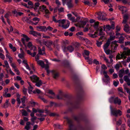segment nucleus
Listing matches in <instances>:
<instances>
[{
  "instance_id": "15",
  "label": "nucleus",
  "mask_w": 130,
  "mask_h": 130,
  "mask_svg": "<svg viewBox=\"0 0 130 130\" xmlns=\"http://www.w3.org/2000/svg\"><path fill=\"white\" fill-rule=\"evenodd\" d=\"M30 18H27L26 17H24L22 18L23 21L25 22L31 24L32 21L29 19Z\"/></svg>"
},
{
  "instance_id": "50",
  "label": "nucleus",
  "mask_w": 130,
  "mask_h": 130,
  "mask_svg": "<svg viewBox=\"0 0 130 130\" xmlns=\"http://www.w3.org/2000/svg\"><path fill=\"white\" fill-rule=\"evenodd\" d=\"M78 38H79L80 40H84V41H85L86 42H88V40L87 39L83 38L82 37L80 36H78Z\"/></svg>"
},
{
  "instance_id": "19",
  "label": "nucleus",
  "mask_w": 130,
  "mask_h": 130,
  "mask_svg": "<svg viewBox=\"0 0 130 130\" xmlns=\"http://www.w3.org/2000/svg\"><path fill=\"white\" fill-rule=\"evenodd\" d=\"M129 28L128 25L127 24H126L124 26V30L125 32L128 33H130V31L129 30Z\"/></svg>"
},
{
  "instance_id": "4",
  "label": "nucleus",
  "mask_w": 130,
  "mask_h": 130,
  "mask_svg": "<svg viewBox=\"0 0 130 130\" xmlns=\"http://www.w3.org/2000/svg\"><path fill=\"white\" fill-rule=\"evenodd\" d=\"M98 33V35L101 36L99 38V39H102L105 38V34L103 31V29L102 27H100L98 29L97 31L95 33Z\"/></svg>"
},
{
  "instance_id": "32",
  "label": "nucleus",
  "mask_w": 130,
  "mask_h": 130,
  "mask_svg": "<svg viewBox=\"0 0 130 130\" xmlns=\"http://www.w3.org/2000/svg\"><path fill=\"white\" fill-rule=\"evenodd\" d=\"M104 50L105 53L107 55H109L112 53H113L115 52V51L110 50H107V49Z\"/></svg>"
},
{
  "instance_id": "48",
  "label": "nucleus",
  "mask_w": 130,
  "mask_h": 130,
  "mask_svg": "<svg viewBox=\"0 0 130 130\" xmlns=\"http://www.w3.org/2000/svg\"><path fill=\"white\" fill-rule=\"evenodd\" d=\"M3 96L5 98H9L11 96V95L10 93H7L6 94H3Z\"/></svg>"
},
{
  "instance_id": "16",
  "label": "nucleus",
  "mask_w": 130,
  "mask_h": 130,
  "mask_svg": "<svg viewBox=\"0 0 130 130\" xmlns=\"http://www.w3.org/2000/svg\"><path fill=\"white\" fill-rule=\"evenodd\" d=\"M124 89L128 94H129L128 97L129 100H130V89L127 87L126 85H124Z\"/></svg>"
},
{
  "instance_id": "52",
  "label": "nucleus",
  "mask_w": 130,
  "mask_h": 130,
  "mask_svg": "<svg viewBox=\"0 0 130 130\" xmlns=\"http://www.w3.org/2000/svg\"><path fill=\"white\" fill-rule=\"evenodd\" d=\"M113 57V55L111 54L110 55L108 56L109 58L110 59V61L111 62H113V60L112 59V58Z\"/></svg>"
},
{
  "instance_id": "33",
  "label": "nucleus",
  "mask_w": 130,
  "mask_h": 130,
  "mask_svg": "<svg viewBox=\"0 0 130 130\" xmlns=\"http://www.w3.org/2000/svg\"><path fill=\"white\" fill-rule=\"evenodd\" d=\"M36 85L38 87H40L42 84V83L40 80H38L35 82Z\"/></svg>"
},
{
  "instance_id": "59",
  "label": "nucleus",
  "mask_w": 130,
  "mask_h": 130,
  "mask_svg": "<svg viewBox=\"0 0 130 130\" xmlns=\"http://www.w3.org/2000/svg\"><path fill=\"white\" fill-rule=\"evenodd\" d=\"M120 29L121 28L119 26L117 25L116 27V32H117L119 31L120 30Z\"/></svg>"
},
{
  "instance_id": "38",
  "label": "nucleus",
  "mask_w": 130,
  "mask_h": 130,
  "mask_svg": "<svg viewBox=\"0 0 130 130\" xmlns=\"http://www.w3.org/2000/svg\"><path fill=\"white\" fill-rule=\"evenodd\" d=\"M122 123V120L121 118H120L116 122V124L117 125L120 126Z\"/></svg>"
},
{
  "instance_id": "27",
  "label": "nucleus",
  "mask_w": 130,
  "mask_h": 130,
  "mask_svg": "<svg viewBox=\"0 0 130 130\" xmlns=\"http://www.w3.org/2000/svg\"><path fill=\"white\" fill-rule=\"evenodd\" d=\"M26 124V125L25 127V129L26 130H29L31 128L30 122H27Z\"/></svg>"
},
{
  "instance_id": "47",
  "label": "nucleus",
  "mask_w": 130,
  "mask_h": 130,
  "mask_svg": "<svg viewBox=\"0 0 130 130\" xmlns=\"http://www.w3.org/2000/svg\"><path fill=\"white\" fill-rule=\"evenodd\" d=\"M53 43V42L51 41L47 42L45 44L48 47L50 46Z\"/></svg>"
},
{
  "instance_id": "17",
  "label": "nucleus",
  "mask_w": 130,
  "mask_h": 130,
  "mask_svg": "<svg viewBox=\"0 0 130 130\" xmlns=\"http://www.w3.org/2000/svg\"><path fill=\"white\" fill-rule=\"evenodd\" d=\"M36 27L39 29V30L42 31H46L47 28L45 26H37Z\"/></svg>"
},
{
  "instance_id": "21",
  "label": "nucleus",
  "mask_w": 130,
  "mask_h": 130,
  "mask_svg": "<svg viewBox=\"0 0 130 130\" xmlns=\"http://www.w3.org/2000/svg\"><path fill=\"white\" fill-rule=\"evenodd\" d=\"M110 41L108 40L104 46L103 48L104 50L107 49L110 44Z\"/></svg>"
},
{
  "instance_id": "5",
  "label": "nucleus",
  "mask_w": 130,
  "mask_h": 130,
  "mask_svg": "<svg viewBox=\"0 0 130 130\" xmlns=\"http://www.w3.org/2000/svg\"><path fill=\"white\" fill-rule=\"evenodd\" d=\"M39 56L38 54H37V56L35 57L36 60L38 64L40 65L42 68L44 67V62L41 60H39Z\"/></svg>"
},
{
  "instance_id": "61",
  "label": "nucleus",
  "mask_w": 130,
  "mask_h": 130,
  "mask_svg": "<svg viewBox=\"0 0 130 130\" xmlns=\"http://www.w3.org/2000/svg\"><path fill=\"white\" fill-rule=\"evenodd\" d=\"M125 124H122L121 126V129L120 130H125Z\"/></svg>"
},
{
  "instance_id": "18",
  "label": "nucleus",
  "mask_w": 130,
  "mask_h": 130,
  "mask_svg": "<svg viewBox=\"0 0 130 130\" xmlns=\"http://www.w3.org/2000/svg\"><path fill=\"white\" fill-rule=\"evenodd\" d=\"M121 100L118 98V97L115 98L114 100V103L115 104H118L120 105L121 104Z\"/></svg>"
},
{
  "instance_id": "20",
  "label": "nucleus",
  "mask_w": 130,
  "mask_h": 130,
  "mask_svg": "<svg viewBox=\"0 0 130 130\" xmlns=\"http://www.w3.org/2000/svg\"><path fill=\"white\" fill-rule=\"evenodd\" d=\"M27 82L29 85V86L28 87V92L30 94L31 93V92L33 90V87L32 85L30 82L27 81Z\"/></svg>"
},
{
  "instance_id": "3",
  "label": "nucleus",
  "mask_w": 130,
  "mask_h": 130,
  "mask_svg": "<svg viewBox=\"0 0 130 130\" xmlns=\"http://www.w3.org/2000/svg\"><path fill=\"white\" fill-rule=\"evenodd\" d=\"M100 27H101L102 28H103V30L104 31L106 30L107 33L108 34L110 33V32H108V31H109L111 29H114L115 28L114 24L113 25V26H111L109 25H104Z\"/></svg>"
},
{
  "instance_id": "55",
  "label": "nucleus",
  "mask_w": 130,
  "mask_h": 130,
  "mask_svg": "<svg viewBox=\"0 0 130 130\" xmlns=\"http://www.w3.org/2000/svg\"><path fill=\"white\" fill-rule=\"evenodd\" d=\"M69 19L71 21L73 22H76V20L75 19V18L74 17H72L71 18H69Z\"/></svg>"
},
{
  "instance_id": "11",
  "label": "nucleus",
  "mask_w": 130,
  "mask_h": 130,
  "mask_svg": "<svg viewBox=\"0 0 130 130\" xmlns=\"http://www.w3.org/2000/svg\"><path fill=\"white\" fill-rule=\"evenodd\" d=\"M51 72L53 78L56 79L58 78L59 76V74L58 72L53 70L51 71Z\"/></svg>"
},
{
  "instance_id": "2",
  "label": "nucleus",
  "mask_w": 130,
  "mask_h": 130,
  "mask_svg": "<svg viewBox=\"0 0 130 130\" xmlns=\"http://www.w3.org/2000/svg\"><path fill=\"white\" fill-rule=\"evenodd\" d=\"M123 50L124 51L121 54V56L122 58L125 59L126 58V56L130 55V49L127 47H124Z\"/></svg>"
},
{
  "instance_id": "60",
  "label": "nucleus",
  "mask_w": 130,
  "mask_h": 130,
  "mask_svg": "<svg viewBox=\"0 0 130 130\" xmlns=\"http://www.w3.org/2000/svg\"><path fill=\"white\" fill-rule=\"evenodd\" d=\"M118 90L119 91L123 93H124L123 91V89L121 87H119L118 88Z\"/></svg>"
},
{
  "instance_id": "37",
  "label": "nucleus",
  "mask_w": 130,
  "mask_h": 130,
  "mask_svg": "<svg viewBox=\"0 0 130 130\" xmlns=\"http://www.w3.org/2000/svg\"><path fill=\"white\" fill-rule=\"evenodd\" d=\"M103 58L104 60L105 61V62L107 64H110L112 62H111L110 61H109L108 59L105 56Z\"/></svg>"
},
{
  "instance_id": "54",
  "label": "nucleus",
  "mask_w": 130,
  "mask_h": 130,
  "mask_svg": "<svg viewBox=\"0 0 130 130\" xmlns=\"http://www.w3.org/2000/svg\"><path fill=\"white\" fill-rule=\"evenodd\" d=\"M48 93L52 95V96H55V95L54 93L52 90H49Z\"/></svg>"
},
{
  "instance_id": "24",
  "label": "nucleus",
  "mask_w": 130,
  "mask_h": 130,
  "mask_svg": "<svg viewBox=\"0 0 130 130\" xmlns=\"http://www.w3.org/2000/svg\"><path fill=\"white\" fill-rule=\"evenodd\" d=\"M42 53H41V48L39 49L38 51V55H39V54L42 55L44 54H45V48L43 46L42 48Z\"/></svg>"
},
{
  "instance_id": "64",
  "label": "nucleus",
  "mask_w": 130,
  "mask_h": 130,
  "mask_svg": "<svg viewBox=\"0 0 130 130\" xmlns=\"http://www.w3.org/2000/svg\"><path fill=\"white\" fill-rule=\"evenodd\" d=\"M115 37L114 36H110L108 40L112 41L114 40L115 38Z\"/></svg>"
},
{
  "instance_id": "45",
  "label": "nucleus",
  "mask_w": 130,
  "mask_h": 130,
  "mask_svg": "<svg viewBox=\"0 0 130 130\" xmlns=\"http://www.w3.org/2000/svg\"><path fill=\"white\" fill-rule=\"evenodd\" d=\"M4 63L5 64L6 66V68H9V66L8 64V62L6 60H5L4 61Z\"/></svg>"
},
{
  "instance_id": "43",
  "label": "nucleus",
  "mask_w": 130,
  "mask_h": 130,
  "mask_svg": "<svg viewBox=\"0 0 130 130\" xmlns=\"http://www.w3.org/2000/svg\"><path fill=\"white\" fill-rule=\"evenodd\" d=\"M124 38L122 36H121L119 38L118 42L120 43L123 42Z\"/></svg>"
},
{
  "instance_id": "10",
  "label": "nucleus",
  "mask_w": 130,
  "mask_h": 130,
  "mask_svg": "<svg viewBox=\"0 0 130 130\" xmlns=\"http://www.w3.org/2000/svg\"><path fill=\"white\" fill-rule=\"evenodd\" d=\"M118 8L122 12V14L126 12L127 11L126 8L124 6H120L118 7Z\"/></svg>"
},
{
  "instance_id": "9",
  "label": "nucleus",
  "mask_w": 130,
  "mask_h": 130,
  "mask_svg": "<svg viewBox=\"0 0 130 130\" xmlns=\"http://www.w3.org/2000/svg\"><path fill=\"white\" fill-rule=\"evenodd\" d=\"M103 74L105 77L107 79V80H105L104 79H103V80L104 82L108 83L109 82L110 78H109V76L107 75V72L105 71H103Z\"/></svg>"
},
{
  "instance_id": "28",
  "label": "nucleus",
  "mask_w": 130,
  "mask_h": 130,
  "mask_svg": "<svg viewBox=\"0 0 130 130\" xmlns=\"http://www.w3.org/2000/svg\"><path fill=\"white\" fill-rule=\"evenodd\" d=\"M6 56L7 59L8 58L9 59L10 63L12 62L13 58L11 56L10 54H6Z\"/></svg>"
},
{
  "instance_id": "41",
  "label": "nucleus",
  "mask_w": 130,
  "mask_h": 130,
  "mask_svg": "<svg viewBox=\"0 0 130 130\" xmlns=\"http://www.w3.org/2000/svg\"><path fill=\"white\" fill-rule=\"evenodd\" d=\"M124 74V71L121 70L119 72V76L120 78H122Z\"/></svg>"
},
{
  "instance_id": "35",
  "label": "nucleus",
  "mask_w": 130,
  "mask_h": 130,
  "mask_svg": "<svg viewBox=\"0 0 130 130\" xmlns=\"http://www.w3.org/2000/svg\"><path fill=\"white\" fill-rule=\"evenodd\" d=\"M26 99V98L25 96H24L23 98H21V103L22 105L24 106H25V99Z\"/></svg>"
},
{
  "instance_id": "39",
  "label": "nucleus",
  "mask_w": 130,
  "mask_h": 130,
  "mask_svg": "<svg viewBox=\"0 0 130 130\" xmlns=\"http://www.w3.org/2000/svg\"><path fill=\"white\" fill-rule=\"evenodd\" d=\"M9 47L12 50L13 52L15 51L16 50V49L15 47H13L12 44L11 43H9Z\"/></svg>"
},
{
  "instance_id": "31",
  "label": "nucleus",
  "mask_w": 130,
  "mask_h": 130,
  "mask_svg": "<svg viewBox=\"0 0 130 130\" xmlns=\"http://www.w3.org/2000/svg\"><path fill=\"white\" fill-rule=\"evenodd\" d=\"M46 7L45 6L43 5L39 7V10L40 11H41L42 12L44 11L46 9Z\"/></svg>"
},
{
  "instance_id": "51",
  "label": "nucleus",
  "mask_w": 130,
  "mask_h": 130,
  "mask_svg": "<svg viewBox=\"0 0 130 130\" xmlns=\"http://www.w3.org/2000/svg\"><path fill=\"white\" fill-rule=\"evenodd\" d=\"M34 51L33 53H32L31 55V56L32 57H34L36 55V54L37 53V48H36V50L35 51Z\"/></svg>"
},
{
  "instance_id": "6",
  "label": "nucleus",
  "mask_w": 130,
  "mask_h": 130,
  "mask_svg": "<svg viewBox=\"0 0 130 130\" xmlns=\"http://www.w3.org/2000/svg\"><path fill=\"white\" fill-rule=\"evenodd\" d=\"M40 4L39 2H36L35 3L34 6H33V8H34V10L37 12L38 14L37 15V16H38L39 14H41L39 10H38V7H39Z\"/></svg>"
},
{
  "instance_id": "30",
  "label": "nucleus",
  "mask_w": 130,
  "mask_h": 130,
  "mask_svg": "<svg viewBox=\"0 0 130 130\" xmlns=\"http://www.w3.org/2000/svg\"><path fill=\"white\" fill-rule=\"evenodd\" d=\"M88 21V20L87 19L85 21H84L80 22V27H84L86 24L87 22Z\"/></svg>"
},
{
  "instance_id": "62",
  "label": "nucleus",
  "mask_w": 130,
  "mask_h": 130,
  "mask_svg": "<svg viewBox=\"0 0 130 130\" xmlns=\"http://www.w3.org/2000/svg\"><path fill=\"white\" fill-rule=\"evenodd\" d=\"M125 74H127L128 76H130V73L129 72V70L127 69L125 71Z\"/></svg>"
},
{
  "instance_id": "34",
  "label": "nucleus",
  "mask_w": 130,
  "mask_h": 130,
  "mask_svg": "<svg viewBox=\"0 0 130 130\" xmlns=\"http://www.w3.org/2000/svg\"><path fill=\"white\" fill-rule=\"evenodd\" d=\"M22 115L23 116H27L28 115V113L25 110L23 109L21 111Z\"/></svg>"
},
{
  "instance_id": "7",
  "label": "nucleus",
  "mask_w": 130,
  "mask_h": 130,
  "mask_svg": "<svg viewBox=\"0 0 130 130\" xmlns=\"http://www.w3.org/2000/svg\"><path fill=\"white\" fill-rule=\"evenodd\" d=\"M22 36L23 38H22V41L23 44L25 45V47H26V46L25 44V41L26 40L27 42L29 40L30 38L24 34H23Z\"/></svg>"
},
{
  "instance_id": "53",
  "label": "nucleus",
  "mask_w": 130,
  "mask_h": 130,
  "mask_svg": "<svg viewBox=\"0 0 130 130\" xmlns=\"http://www.w3.org/2000/svg\"><path fill=\"white\" fill-rule=\"evenodd\" d=\"M121 58H122L121 57V55L119 54L116 56V59L117 60L118 59H120Z\"/></svg>"
},
{
  "instance_id": "22",
  "label": "nucleus",
  "mask_w": 130,
  "mask_h": 130,
  "mask_svg": "<svg viewBox=\"0 0 130 130\" xmlns=\"http://www.w3.org/2000/svg\"><path fill=\"white\" fill-rule=\"evenodd\" d=\"M65 22V20H58V22L59 23V26L62 27V26L64 24Z\"/></svg>"
},
{
  "instance_id": "36",
  "label": "nucleus",
  "mask_w": 130,
  "mask_h": 130,
  "mask_svg": "<svg viewBox=\"0 0 130 130\" xmlns=\"http://www.w3.org/2000/svg\"><path fill=\"white\" fill-rule=\"evenodd\" d=\"M70 24V23L69 22V21H67L66 24L65 25L64 24V25H63L62 26V27L65 29L69 27Z\"/></svg>"
},
{
  "instance_id": "12",
  "label": "nucleus",
  "mask_w": 130,
  "mask_h": 130,
  "mask_svg": "<svg viewBox=\"0 0 130 130\" xmlns=\"http://www.w3.org/2000/svg\"><path fill=\"white\" fill-rule=\"evenodd\" d=\"M29 48L31 50H33V51H35L36 50V48L32 45L31 42H29L27 45Z\"/></svg>"
},
{
  "instance_id": "57",
  "label": "nucleus",
  "mask_w": 130,
  "mask_h": 130,
  "mask_svg": "<svg viewBox=\"0 0 130 130\" xmlns=\"http://www.w3.org/2000/svg\"><path fill=\"white\" fill-rule=\"evenodd\" d=\"M10 63L11 66H12V68L14 69V70H15V69H17L14 63H12V62Z\"/></svg>"
},
{
  "instance_id": "13",
  "label": "nucleus",
  "mask_w": 130,
  "mask_h": 130,
  "mask_svg": "<svg viewBox=\"0 0 130 130\" xmlns=\"http://www.w3.org/2000/svg\"><path fill=\"white\" fill-rule=\"evenodd\" d=\"M30 78L31 80L33 82L35 83L39 80V78L35 75L30 77Z\"/></svg>"
},
{
  "instance_id": "25",
  "label": "nucleus",
  "mask_w": 130,
  "mask_h": 130,
  "mask_svg": "<svg viewBox=\"0 0 130 130\" xmlns=\"http://www.w3.org/2000/svg\"><path fill=\"white\" fill-rule=\"evenodd\" d=\"M17 104H18L17 106L18 107H19L21 103L20 99V95L19 94L17 93Z\"/></svg>"
},
{
  "instance_id": "40",
  "label": "nucleus",
  "mask_w": 130,
  "mask_h": 130,
  "mask_svg": "<svg viewBox=\"0 0 130 130\" xmlns=\"http://www.w3.org/2000/svg\"><path fill=\"white\" fill-rule=\"evenodd\" d=\"M99 23L98 22H95L93 25V26L94 28L95 29H97L98 27V25Z\"/></svg>"
},
{
  "instance_id": "8",
  "label": "nucleus",
  "mask_w": 130,
  "mask_h": 130,
  "mask_svg": "<svg viewBox=\"0 0 130 130\" xmlns=\"http://www.w3.org/2000/svg\"><path fill=\"white\" fill-rule=\"evenodd\" d=\"M74 50V48L72 46L70 45L68 46L67 47H65L63 49V51L64 52L68 51L69 52H71L73 51Z\"/></svg>"
},
{
  "instance_id": "44",
  "label": "nucleus",
  "mask_w": 130,
  "mask_h": 130,
  "mask_svg": "<svg viewBox=\"0 0 130 130\" xmlns=\"http://www.w3.org/2000/svg\"><path fill=\"white\" fill-rule=\"evenodd\" d=\"M95 32V33L93 34H90L89 35V36L91 37L92 38H95L97 37V36L96 35V34L98 35V33H95V32Z\"/></svg>"
},
{
  "instance_id": "1",
  "label": "nucleus",
  "mask_w": 130,
  "mask_h": 130,
  "mask_svg": "<svg viewBox=\"0 0 130 130\" xmlns=\"http://www.w3.org/2000/svg\"><path fill=\"white\" fill-rule=\"evenodd\" d=\"M110 107L111 115L117 117L118 116H121L122 115V112L120 110H117L116 108H112L111 106H110Z\"/></svg>"
},
{
  "instance_id": "58",
  "label": "nucleus",
  "mask_w": 130,
  "mask_h": 130,
  "mask_svg": "<svg viewBox=\"0 0 130 130\" xmlns=\"http://www.w3.org/2000/svg\"><path fill=\"white\" fill-rule=\"evenodd\" d=\"M10 15V13L9 12H8L6 13L5 15V17L7 19H8V18L9 16Z\"/></svg>"
},
{
  "instance_id": "49",
  "label": "nucleus",
  "mask_w": 130,
  "mask_h": 130,
  "mask_svg": "<svg viewBox=\"0 0 130 130\" xmlns=\"http://www.w3.org/2000/svg\"><path fill=\"white\" fill-rule=\"evenodd\" d=\"M32 20L34 22H39L40 21V19L39 18L37 17H34L32 19Z\"/></svg>"
},
{
  "instance_id": "46",
  "label": "nucleus",
  "mask_w": 130,
  "mask_h": 130,
  "mask_svg": "<svg viewBox=\"0 0 130 130\" xmlns=\"http://www.w3.org/2000/svg\"><path fill=\"white\" fill-rule=\"evenodd\" d=\"M25 55V54H22L20 53L18 55V57L20 58L24 59V57Z\"/></svg>"
},
{
  "instance_id": "23",
  "label": "nucleus",
  "mask_w": 130,
  "mask_h": 130,
  "mask_svg": "<svg viewBox=\"0 0 130 130\" xmlns=\"http://www.w3.org/2000/svg\"><path fill=\"white\" fill-rule=\"evenodd\" d=\"M98 18L99 20H104V19L103 18L104 16L103 13L102 12H99L98 14Z\"/></svg>"
},
{
  "instance_id": "63",
  "label": "nucleus",
  "mask_w": 130,
  "mask_h": 130,
  "mask_svg": "<svg viewBox=\"0 0 130 130\" xmlns=\"http://www.w3.org/2000/svg\"><path fill=\"white\" fill-rule=\"evenodd\" d=\"M0 57L3 60L5 59V57L4 55L2 53L0 54Z\"/></svg>"
},
{
  "instance_id": "42",
  "label": "nucleus",
  "mask_w": 130,
  "mask_h": 130,
  "mask_svg": "<svg viewBox=\"0 0 130 130\" xmlns=\"http://www.w3.org/2000/svg\"><path fill=\"white\" fill-rule=\"evenodd\" d=\"M130 76H127V75H125L124 77V80L127 82L129 80H130L129 78Z\"/></svg>"
},
{
  "instance_id": "29",
  "label": "nucleus",
  "mask_w": 130,
  "mask_h": 130,
  "mask_svg": "<svg viewBox=\"0 0 130 130\" xmlns=\"http://www.w3.org/2000/svg\"><path fill=\"white\" fill-rule=\"evenodd\" d=\"M62 93V91H59V93L57 96V99H62L63 95Z\"/></svg>"
},
{
  "instance_id": "26",
  "label": "nucleus",
  "mask_w": 130,
  "mask_h": 130,
  "mask_svg": "<svg viewBox=\"0 0 130 130\" xmlns=\"http://www.w3.org/2000/svg\"><path fill=\"white\" fill-rule=\"evenodd\" d=\"M67 5L69 8H71L73 6V5L71 3V0H67Z\"/></svg>"
},
{
  "instance_id": "14",
  "label": "nucleus",
  "mask_w": 130,
  "mask_h": 130,
  "mask_svg": "<svg viewBox=\"0 0 130 130\" xmlns=\"http://www.w3.org/2000/svg\"><path fill=\"white\" fill-rule=\"evenodd\" d=\"M29 34H30L34 36H41V35L40 33L33 30H31L29 32Z\"/></svg>"
},
{
  "instance_id": "56",
  "label": "nucleus",
  "mask_w": 130,
  "mask_h": 130,
  "mask_svg": "<svg viewBox=\"0 0 130 130\" xmlns=\"http://www.w3.org/2000/svg\"><path fill=\"white\" fill-rule=\"evenodd\" d=\"M119 83V82L118 81H117V82H116L115 81H113V85L115 87H117Z\"/></svg>"
}]
</instances>
